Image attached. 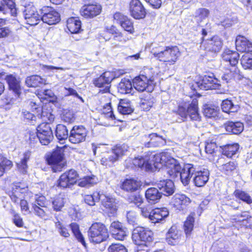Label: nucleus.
<instances>
[{
    "instance_id": "1",
    "label": "nucleus",
    "mask_w": 252,
    "mask_h": 252,
    "mask_svg": "<svg viewBox=\"0 0 252 252\" xmlns=\"http://www.w3.org/2000/svg\"><path fill=\"white\" fill-rule=\"evenodd\" d=\"M132 162L135 167L149 171L154 169H160L163 166L167 167L175 162V159L167 152L158 154L148 153L144 157L135 158Z\"/></svg>"
},
{
    "instance_id": "2",
    "label": "nucleus",
    "mask_w": 252,
    "mask_h": 252,
    "mask_svg": "<svg viewBox=\"0 0 252 252\" xmlns=\"http://www.w3.org/2000/svg\"><path fill=\"white\" fill-rule=\"evenodd\" d=\"M185 171L182 174L183 184L189 185L190 179L192 178L193 183L196 187H203L208 182L209 172L207 169L197 170L196 167L191 164H187Z\"/></svg>"
},
{
    "instance_id": "3",
    "label": "nucleus",
    "mask_w": 252,
    "mask_h": 252,
    "mask_svg": "<svg viewBox=\"0 0 252 252\" xmlns=\"http://www.w3.org/2000/svg\"><path fill=\"white\" fill-rule=\"evenodd\" d=\"M151 47V52L155 58L169 65L174 64L180 55L179 50L177 46H167L163 48L152 44Z\"/></svg>"
},
{
    "instance_id": "4",
    "label": "nucleus",
    "mask_w": 252,
    "mask_h": 252,
    "mask_svg": "<svg viewBox=\"0 0 252 252\" xmlns=\"http://www.w3.org/2000/svg\"><path fill=\"white\" fill-rule=\"evenodd\" d=\"M189 99L186 98L184 105L179 106L178 114L183 121L189 117L192 121H200L201 116L198 113V100L195 98H192L191 96H189Z\"/></svg>"
},
{
    "instance_id": "5",
    "label": "nucleus",
    "mask_w": 252,
    "mask_h": 252,
    "mask_svg": "<svg viewBox=\"0 0 252 252\" xmlns=\"http://www.w3.org/2000/svg\"><path fill=\"white\" fill-rule=\"evenodd\" d=\"M88 235L90 241L95 243L105 241L109 236L106 226L100 222H95L92 224L88 231Z\"/></svg>"
},
{
    "instance_id": "6",
    "label": "nucleus",
    "mask_w": 252,
    "mask_h": 252,
    "mask_svg": "<svg viewBox=\"0 0 252 252\" xmlns=\"http://www.w3.org/2000/svg\"><path fill=\"white\" fill-rule=\"evenodd\" d=\"M132 239L137 245H145L153 240V233L152 231L142 227L134 228L132 232Z\"/></svg>"
},
{
    "instance_id": "7",
    "label": "nucleus",
    "mask_w": 252,
    "mask_h": 252,
    "mask_svg": "<svg viewBox=\"0 0 252 252\" xmlns=\"http://www.w3.org/2000/svg\"><path fill=\"white\" fill-rule=\"evenodd\" d=\"M26 189L21 188L19 184L14 185L13 188L12 192L10 197L13 202L18 203L20 202V206L22 212L24 214L30 213L29 205L27 201L25 198V194L26 192Z\"/></svg>"
},
{
    "instance_id": "8",
    "label": "nucleus",
    "mask_w": 252,
    "mask_h": 252,
    "mask_svg": "<svg viewBox=\"0 0 252 252\" xmlns=\"http://www.w3.org/2000/svg\"><path fill=\"white\" fill-rule=\"evenodd\" d=\"M48 201L45 196L35 195L34 201L32 203L33 214L38 217L46 219L48 217Z\"/></svg>"
},
{
    "instance_id": "9",
    "label": "nucleus",
    "mask_w": 252,
    "mask_h": 252,
    "mask_svg": "<svg viewBox=\"0 0 252 252\" xmlns=\"http://www.w3.org/2000/svg\"><path fill=\"white\" fill-rule=\"evenodd\" d=\"M128 147L126 145L117 146L110 152L108 153L102 158L101 163L106 166H111L113 163L119 159V158L126 154L127 151Z\"/></svg>"
},
{
    "instance_id": "10",
    "label": "nucleus",
    "mask_w": 252,
    "mask_h": 252,
    "mask_svg": "<svg viewBox=\"0 0 252 252\" xmlns=\"http://www.w3.org/2000/svg\"><path fill=\"white\" fill-rule=\"evenodd\" d=\"M157 75L158 73H156L148 79L147 76L140 75L133 80V86L139 92H143L146 90L148 92H151L153 90L154 79Z\"/></svg>"
},
{
    "instance_id": "11",
    "label": "nucleus",
    "mask_w": 252,
    "mask_h": 252,
    "mask_svg": "<svg viewBox=\"0 0 252 252\" xmlns=\"http://www.w3.org/2000/svg\"><path fill=\"white\" fill-rule=\"evenodd\" d=\"M49 164L52 166L54 172H59L64 166L63 161V149L61 147H57L53 152L51 156L47 158Z\"/></svg>"
},
{
    "instance_id": "12",
    "label": "nucleus",
    "mask_w": 252,
    "mask_h": 252,
    "mask_svg": "<svg viewBox=\"0 0 252 252\" xmlns=\"http://www.w3.org/2000/svg\"><path fill=\"white\" fill-rule=\"evenodd\" d=\"M49 121L40 124L36 128L37 136L40 143L43 145H48L53 139V134Z\"/></svg>"
},
{
    "instance_id": "13",
    "label": "nucleus",
    "mask_w": 252,
    "mask_h": 252,
    "mask_svg": "<svg viewBox=\"0 0 252 252\" xmlns=\"http://www.w3.org/2000/svg\"><path fill=\"white\" fill-rule=\"evenodd\" d=\"M40 12L42 15L41 20L49 25L56 24L61 20L59 13L53 7L43 6Z\"/></svg>"
},
{
    "instance_id": "14",
    "label": "nucleus",
    "mask_w": 252,
    "mask_h": 252,
    "mask_svg": "<svg viewBox=\"0 0 252 252\" xmlns=\"http://www.w3.org/2000/svg\"><path fill=\"white\" fill-rule=\"evenodd\" d=\"M220 86V81L214 77V75H205L200 82H196L190 87L195 91V87H197L201 90L217 89Z\"/></svg>"
},
{
    "instance_id": "15",
    "label": "nucleus",
    "mask_w": 252,
    "mask_h": 252,
    "mask_svg": "<svg viewBox=\"0 0 252 252\" xmlns=\"http://www.w3.org/2000/svg\"><path fill=\"white\" fill-rule=\"evenodd\" d=\"M87 129L83 126H74L70 130L68 140L73 144H79L85 141Z\"/></svg>"
},
{
    "instance_id": "16",
    "label": "nucleus",
    "mask_w": 252,
    "mask_h": 252,
    "mask_svg": "<svg viewBox=\"0 0 252 252\" xmlns=\"http://www.w3.org/2000/svg\"><path fill=\"white\" fill-rule=\"evenodd\" d=\"M231 221L234 225L240 228H251L252 226V217L248 212H243L240 214L232 216Z\"/></svg>"
},
{
    "instance_id": "17",
    "label": "nucleus",
    "mask_w": 252,
    "mask_h": 252,
    "mask_svg": "<svg viewBox=\"0 0 252 252\" xmlns=\"http://www.w3.org/2000/svg\"><path fill=\"white\" fill-rule=\"evenodd\" d=\"M110 231L114 239L120 241L125 240L128 234L127 228L118 221H113L111 223Z\"/></svg>"
},
{
    "instance_id": "18",
    "label": "nucleus",
    "mask_w": 252,
    "mask_h": 252,
    "mask_svg": "<svg viewBox=\"0 0 252 252\" xmlns=\"http://www.w3.org/2000/svg\"><path fill=\"white\" fill-rule=\"evenodd\" d=\"M31 109L34 114L38 116V119H41L43 121L53 122L55 117L50 112V109L48 110L45 108H41L35 102H31L30 103Z\"/></svg>"
},
{
    "instance_id": "19",
    "label": "nucleus",
    "mask_w": 252,
    "mask_h": 252,
    "mask_svg": "<svg viewBox=\"0 0 252 252\" xmlns=\"http://www.w3.org/2000/svg\"><path fill=\"white\" fill-rule=\"evenodd\" d=\"M26 23L31 26L36 25L41 20L42 15H40L33 6L26 7L24 11Z\"/></svg>"
},
{
    "instance_id": "20",
    "label": "nucleus",
    "mask_w": 252,
    "mask_h": 252,
    "mask_svg": "<svg viewBox=\"0 0 252 252\" xmlns=\"http://www.w3.org/2000/svg\"><path fill=\"white\" fill-rule=\"evenodd\" d=\"M131 16L136 19H143L146 14V9L139 0H132L129 4Z\"/></svg>"
},
{
    "instance_id": "21",
    "label": "nucleus",
    "mask_w": 252,
    "mask_h": 252,
    "mask_svg": "<svg viewBox=\"0 0 252 252\" xmlns=\"http://www.w3.org/2000/svg\"><path fill=\"white\" fill-rule=\"evenodd\" d=\"M187 167V164L182 168L180 164L175 159V162H172L166 167V172L171 179H176L179 177L183 183L182 174L185 171V169Z\"/></svg>"
},
{
    "instance_id": "22",
    "label": "nucleus",
    "mask_w": 252,
    "mask_h": 252,
    "mask_svg": "<svg viewBox=\"0 0 252 252\" xmlns=\"http://www.w3.org/2000/svg\"><path fill=\"white\" fill-rule=\"evenodd\" d=\"M101 11L99 4H89L83 6L80 9V13L86 18H92L99 15Z\"/></svg>"
},
{
    "instance_id": "23",
    "label": "nucleus",
    "mask_w": 252,
    "mask_h": 252,
    "mask_svg": "<svg viewBox=\"0 0 252 252\" xmlns=\"http://www.w3.org/2000/svg\"><path fill=\"white\" fill-rule=\"evenodd\" d=\"M4 79L8 85L9 89L14 93L17 97H19L21 91L20 78H17L13 74H9L6 75Z\"/></svg>"
},
{
    "instance_id": "24",
    "label": "nucleus",
    "mask_w": 252,
    "mask_h": 252,
    "mask_svg": "<svg viewBox=\"0 0 252 252\" xmlns=\"http://www.w3.org/2000/svg\"><path fill=\"white\" fill-rule=\"evenodd\" d=\"M191 202L190 199L186 195L180 193L175 194L172 198L171 203L178 209L183 210Z\"/></svg>"
},
{
    "instance_id": "25",
    "label": "nucleus",
    "mask_w": 252,
    "mask_h": 252,
    "mask_svg": "<svg viewBox=\"0 0 252 252\" xmlns=\"http://www.w3.org/2000/svg\"><path fill=\"white\" fill-rule=\"evenodd\" d=\"M235 44L238 51L245 53L252 52V42L244 36H237L235 40Z\"/></svg>"
},
{
    "instance_id": "26",
    "label": "nucleus",
    "mask_w": 252,
    "mask_h": 252,
    "mask_svg": "<svg viewBox=\"0 0 252 252\" xmlns=\"http://www.w3.org/2000/svg\"><path fill=\"white\" fill-rule=\"evenodd\" d=\"M148 141L145 144L147 147H157L164 146L166 143L165 138L157 134L156 133H152L149 134L147 136Z\"/></svg>"
},
{
    "instance_id": "27",
    "label": "nucleus",
    "mask_w": 252,
    "mask_h": 252,
    "mask_svg": "<svg viewBox=\"0 0 252 252\" xmlns=\"http://www.w3.org/2000/svg\"><path fill=\"white\" fill-rule=\"evenodd\" d=\"M203 40L202 45L205 46V49L207 50L216 52L220 51L222 47V41L218 36H214L206 41H204L203 37Z\"/></svg>"
},
{
    "instance_id": "28",
    "label": "nucleus",
    "mask_w": 252,
    "mask_h": 252,
    "mask_svg": "<svg viewBox=\"0 0 252 252\" xmlns=\"http://www.w3.org/2000/svg\"><path fill=\"white\" fill-rule=\"evenodd\" d=\"M222 58L223 61L228 63L231 67H237L236 65L239 60V55L237 52L227 49L222 53Z\"/></svg>"
},
{
    "instance_id": "29",
    "label": "nucleus",
    "mask_w": 252,
    "mask_h": 252,
    "mask_svg": "<svg viewBox=\"0 0 252 252\" xmlns=\"http://www.w3.org/2000/svg\"><path fill=\"white\" fill-rule=\"evenodd\" d=\"M157 186L161 194L168 196L171 195L174 191V185L171 180H163L157 183Z\"/></svg>"
},
{
    "instance_id": "30",
    "label": "nucleus",
    "mask_w": 252,
    "mask_h": 252,
    "mask_svg": "<svg viewBox=\"0 0 252 252\" xmlns=\"http://www.w3.org/2000/svg\"><path fill=\"white\" fill-rule=\"evenodd\" d=\"M168 215L169 212L167 208H156L152 211L150 220L153 223L159 222L164 220Z\"/></svg>"
},
{
    "instance_id": "31",
    "label": "nucleus",
    "mask_w": 252,
    "mask_h": 252,
    "mask_svg": "<svg viewBox=\"0 0 252 252\" xmlns=\"http://www.w3.org/2000/svg\"><path fill=\"white\" fill-rule=\"evenodd\" d=\"M181 236V232L177 229L176 226H172L166 234V240L169 245H175L179 242Z\"/></svg>"
},
{
    "instance_id": "32",
    "label": "nucleus",
    "mask_w": 252,
    "mask_h": 252,
    "mask_svg": "<svg viewBox=\"0 0 252 252\" xmlns=\"http://www.w3.org/2000/svg\"><path fill=\"white\" fill-rule=\"evenodd\" d=\"M161 196V192L156 188H149L145 192L146 199L151 204H155L158 202Z\"/></svg>"
},
{
    "instance_id": "33",
    "label": "nucleus",
    "mask_w": 252,
    "mask_h": 252,
    "mask_svg": "<svg viewBox=\"0 0 252 252\" xmlns=\"http://www.w3.org/2000/svg\"><path fill=\"white\" fill-rule=\"evenodd\" d=\"M100 196H104L106 199H105L106 206L101 204V205L105 209L106 211L113 215L117 210V207L115 203V199L111 195L106 193H103L100 191Z\"/></svg>"
},
{
    "instance_id": "34",
    "label": "nucleus",
    "mask_w": 252,
    "mask_h": 252,
    "mask_svg": "<svg viewBox=\"0 0 252 252\" xmlns=\"http://www.w3.org/2000/svg\"><path fill=\"white\" fill-rule=\"evenodd\" d=\"M114 79L113 74L110 71H106L98 78L94 81V85L97 87H102L105 84L108 85Z\"/></svg>"
},
{
    "instance_id": "35",
    "label": "nucleus",
    "mask_w": 252,
    "mask_h": 252,
    "mask_svg": "<svg viewBox=\"0 0 252 252\" xmlns=\"http://www.w3.org/2000/svg\"><path fill=\"white\" fill-rule=\"evenodd\" d=\"M100 191L94 192L92 194L86 195L84 197V200L86 203L90 206H94L95 205V202L100 200L101 204L106 206L105 199H106V197L104 196H100Z\"/></svg>"
},
{
    "instance_id": "36",
    "label": "nucleus",
    "mask_w": 252,
    "mask_h": 252,
    "mask_svg": "<svg viewBox=\"0 0 252 252\" xmlns=\"http://www.w3.org/2000/svg\"><path fill=\"white\" fill-rule=\"evenodd\" d=\"M226 130L234 134L241 133L244 129L243 124L240 122L229 121L224 124Z\"/></svg>"
},
{
    "instance_id": "37",
    "label": "nucleus",
    "mask_w": 252,
    "mask_h": 252,
    "mask_svg": "<svg viewBox=\"0 0 252 252\" xmlns=\"http://www.w3.org/2000/svg\"><path fill=\"white\" fill-rule=\"evenodd\" d=\"M0 11L5 14L9 11L13 16L16 14L15 4L13 0H1L0 5Z\"/></svg>"
},
{
    "instance_id": "38",
    "label": "nucleus",
    "mask_w": 252,
    "mask_h": 252,
    "mask_svg": "<svg viewBox=\"0 0 252 252\" xmlns=\"http://www.w3.org/2000/svg\"><path fill=\"white\" fill-rule=\"evenodd\" d=\"M141 186L140 183L134 179H126L122 185V189L124 190L133 192L138 189Z\"/></svg>"
},
{
    "instance_id": "39",
    "label": "nucleus",
    "mask_w": 252,
    "mask_h": 252,
    "mask_svg": "<svg viewBox=\"0 0 252 252\" xmlns=\"http://www.w3.org/2000/svg\"><path fill=\"white\" fill-rule=\"evenodd\" d=\"M239 145L237 143L227 144L222 148V153L228 158H231L238 153Z\"/></svg>"
},
{
    "instance_id": "40",
    "label": "nucleus",
    "mask_w": 252,
    "mask_h": 252,
    "mask_svg": "<svg viewBox=\"0 0 252 252\" xmlns=\"http://www.w3.org/2000/svg\"><path fill=\"white\" fill-rule=\"evenodd\" d=\"M66 26L71 33H76L80 31L81 24L80 21L74 18H70L67 21Z\"/></svg>"
},
{
    "instance_id": "41",
    "label": "nucleus",
    "mask_w": 252,
    "mask_h": 252,
    "mask_svg": "<svg viewBox=\"0 0 252 252\" xmlns=\"http://www.w3.org/2000/svg\"><path fill=\"white\" fill-rule=\"evenodd\" d=\"M46 80L38 75H32L26 78L25 83L29 87H36L45 84Z\"/></svg>"
},
{
    "instance_id": "42",
    "label": "nucleus",
    "mask_w": 252,
    "mask_h": 252,
    "mask_svg": "<svg viewBox=\"0 0 252 252\" xmlns=\"http://www.w3.org/2000/svg\"><path fill=\"white\" fill-rule=\"evenodd\" d=\"M130 103L127 100H121L118 106V111L123 115H128L133 111Z\"/></svg>"
},
{
    "instance_id": "43",
    "label": "nucleus",
    "mask_w": 252,
    "mask_h": 252,
    "mask_svg": "<svg viewBox=\"0 0 252 252\" xmlns=\"http://www.w3.org/2000/svg\"><path fill=\"white\" fill-rule=\"evenodd\" d=\"M12 166V162L2 154H0V177L10 170Z\"/></svg>"
},
{
    "instance_id": "44",
    "label": "nucleus",
    "mask_w": 252,
    "mask_h": 252,
    "mask_svg": "<svg viewBox=\"0 0 252 252\" xmlns=\"http://www.w3.org/2000/svg\"><path fill=\"white\" fill-rule=\"evenodd\" d=\"M131 82L128 79H122L118 86V90L121 94L130 93L132 90Z\"/></svg>"
},
{
    "instance_id": "45",
    "label": "nucleus",
    "mask_w": 252,
    "mask_h": 252,
    "mask_svg": "<svg viewBox=\"0 0 252 252\" xmlns=\"http://www.w3.org/2000/svg\"><path fill=\"white\" fill-rule=\"evenodd\" d=\"M98 182L97 178L94 176H87L80 179L78 181V186L81 187H89L94 186Z\"/></svg>"
},
{
    "instance_id": "46",
    "label": "nucleus",
    "mask_w": 252,
    "mask_h": 252,
    "mask_svg": "<svg viewBox=\"0 0 252 252\" xmlns=\"http://www.w3.org/2000/svg\"><path fill=\"white\" fill-rule=\"evenodd\" d=\"M221 106L222 111L228 114L237 112L239 108L237 105H234L231 100L228 99L222 101Z\"/></svg>"
},
{
    "instance_id": "47",
    "label": "nucleus",
    "mask_w": 252,
    "mask_h": 252,
    "mask_svg": "<svg viewBox=\"0 0 252 252\" xmlns=\"http://www.w3.org/2000/svg\"><path fill=\"white\" fill-rule=\"evenodd\" d=\"M56 136L60 141L64 140L68 138L69 134L65 126L63 125H58L56 126Z\"/></svg>"
},
{
    "instance_id": "48",
    "label": "nucleus",
    "mask_w": 252,
    "mask_h": 252,
    "mask_svg": "<svg viewBox=\"0 0 252 252\" xmlns=\"http://www.w3.org/2000/svg\"><path fill=\"white\" fill-rule=\"evenodd\" d=\"M69 226L77 240L80 242L83 246L86 247V243L85 241L84 238L79 230V225L76 223L73 222L70 223Z\"/></svg>"
},
{
    "instance_id": "49",
    "label": "nucleus",
    "mask_w": 252,
    "mask_h": 252,
    "mask_svg": "<svg viewBox=\"0 0 252 252\" xmlns=\"http://www.w3.org/2000/svg\"><path fill=\"white\" fill-rule=\"evenodd\" d=\"M54 222L56 229L57 230L61 236L65 238L69 237L70 234L68 229L58 218H55Z\"/></svg>"
},
{
    "instance_id": "50",
    "label": "nucleus",
    "mask_w": 252,
    "mask_h": 252,
    "mask_svg": "<svg viewBox=\"0 0 252 252\" xmlns=\"http://www.w3.org/2000/svg\"><path fill=\"white\" fill-rule=\"evenodd\" d=\"M231 68L227 69L221 76L222 80L228 82L231 80L234 79L239 73V70L237 67H231Z\"/></svg>"
},
{
    "instance_id": "51",
    "label": "nucleus",
    "mask_w": 252,
    "mask_h": 252,
    "mask_svg": "<svg viewBox=\"0 0 252 252\" xmlns=\"http://www.w3.org/2000/svg\"><path fill=\"white\" fill-rule=\"evenodd\" d=\"M240 61L244 69H252V52L245 53L242 56Z\"/></svg>"
},
{
    "instance_id": "52",
    "label": "nucleus",
    "mask_w": 252,
    "mask_h": 252,
    "mask_svg": "<svg viewBox=\"0 0 252 252\" xmlns=\"http://www.w3.org/2000/svg\"><path fill=\"white\" fill-rule=\"evenodd\" d=\"M61 175L63 176V179H68L72 185L77 182L79 177L77 172L73 169L67 171Z\"/></svg>"
},
{
    "instance_id": "53",
    "label": "nucleus",
    "mask_w": 252,
    "mask_h": 252,
    "mask_svg": "<svg viewBox=\"0 0 252 252\" xmlns=\"http://www.w3.org/2000/svg\"><path fill=\"white\" fill-rule=\"evenodd\" d=\"M236 167L234 161H230L220 166V170L227 175H232Z\"/></svg>"
},
{
    "instance_id": "54",
    "label": "nucleus",
    "mask_w": 252,
    "mask_h": 252,
    "mask_svg": "<svg viewBox=\"0 0 252 252\" xmlns=\"http://www.w3.org/2000/svg\"><path fill=\"white\" fill-rule=\"evenodd\" d=\"M65 198L63 195L60 194L52 201L53 208L56 211H60L64 206Z\"/></svg>"
},
{
    "instance_id": "55",
    "label": "nucleus",
    "mask_w": 252,
    "mask_h": 252,
    "mask_svg": "<svg viewBox=\"0 0 252 252\" xmlns=\"http://www.w3.org/2000/svg\"><path fill=\"white\" fill-rule=\"evenodd\" d=\"M22 115L24 121L27 123H30L32 125H34L38 118L37 115L26 110H22Z\"/></svg>"
},
{
    "instance_id": "56",
    "label": "nucleus",
    "mask_w": 252,
    "mask_h": 252,
    "mask_svg": "<svg viewBox=\"0 0 252 252\" xmlns=\"http://www.w3.org/2000/svg\"><path fill=\"white\" fill-rule=\"evenodd\" d=\"M120 25L125 31L128 32L129 33L133 34L134 32L133 23L131 20L127 17L125 20L122 22Z\"/></svg>"
},
{
    "instance_id": "57",
    "label": "nucleus",
    "mask_w": 252,
    "mask_h": 252,
    "mask_svg": "<svg viewBox=\"0 0 252 252\" xmlns=\"http://www.w3.org/2000/svg\"><path fill=\"white\" fill-rule=\"evenodd\" d=\"M61 119L64 122L71 123L75 120L74 114L70 110H63L61 115Z\"/></svg>"
},
{
    "instance_id": "58",
    "label": "nucleus",
    "mask_w": 252,
    "mask_h": 252,
    "mask_svg": "<svg viewBox=\"0 0 252 252\" xmlns=\"http://www.w3.org/2000/svg\"><path fill=\"white\" fill-rule=\"evenodd\" d=\"M209 13V10L205 8L197 9L195 13L196 20L198 22H201L208 17Z\"/></svg>"
},
{
    "instance_id": "59",
    "label": "nucleus",
    "mask_w": 252,
    "mask_h": 252,
    "mask_svg": "<svg viewBox=\"0 0 252 252\" xmlns=\"http://www.w3.org/2000/svg\"><path fill=\"white\" fill-rule=\"evenodd\" d=\"M194 221V218L192 216H189L184 223L185 232L187 235L190 233L193 229V223Z\"/></svg>"
},
{
    "instance_id": "60",
    "label": "nucleus",
    "mask_w": 252,
    "mask_h": 252,
    "mask_svg": "<svg viewBox=\"0 0 252 252\" xmlns=\"http://www.w3.org/2000/svg\"><path fill=\"white\" fill-rule=\"evenodd\" d=\"M102 115H104L106 118H109L111 120L116 119L113 113L110 102L106 103L103 106Z\"/></svg>"
},
{
    "instance_id": "61",
    "label": "nucleus",
    "mask_w": 252,
    "mask_h": 252,
    "mask_svg": "<svg viewBox=\"0 0 252 252\" xmlns=\"http://www.w3.org/2000/svg\"><path fill=\"white\" fill-rule=\"evenodd\" d=\"M73 56V53L67 50H60L56 53V56L63 61L70 60Z\"/></svg>"
},
{
    "instance_id": "62",
    "label": "nucleus",
    "mask_w": 252,
    "mask_h": 252,
    "mask_svg": "<svg viewBox=\"0 0 252 252\" xmlns=\"http://www.w3.org/2000/svg\"><path fill=\"white\" fill-rule=\"evenodd\" d=\"M234 193L237 198H239L242 201H245L248 204H250L252 202V200L250 196L244 191L240 190H236L234 192Z\"/></svg>"
},
{
    "instance_id": "63",
    "label": "nucleus",
    "mask_w": 252,
    "mask_h": 252,
    "mask_svg": "<svg viewBox=\"0 0 252 252\" xmlns=\"http://www.w3.org/2000/svg\"><path fill=\"white\" fill-rule=\"evenodd\" d=\"M108 251L109 252H127L126 247L120 244H112L109 247Z\"/></svg>"
},
{
    "instance_id": "64",
    "label": "nucleus",
    "mask_w": 252,
    "mask_h": 252,
    "mask_svg": "<svg viewBox=\"0 0 252 252\" xmlns=\"http://www.w3.org/2000/svg\"><path fill=\"white\" fill-rule=\"evenodd\" d=\"M204 114L208 118H214L218 115V111L214 108L207 107L204 109Z\"/></svg>"
}]
</instances>
